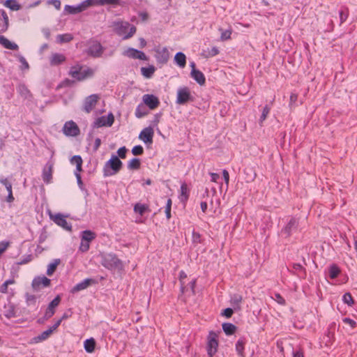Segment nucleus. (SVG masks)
I'll list each match as a JSON object with an SVG mask.
<instances>
[{
	"instance_id": "22",
	"label": "nucleus",
	"mask_w": 357,
	"mask_h": 357,
	"mask_svg": "<svg viewBox=\"0 0 357 357\" xmlns=\"http://www.w3.org/2000/svg\"><path fill=\"white\" fill-rule=\"evenodd\" d=\"M66 61V56L59 53L52 54L50 59L51 66H58Z\"/></svg>"
},
{
	"instance_id": "11",
	"label": "nucleus",
	"mask_w": 357,
	"mask_h": 357,
	"mask_svg": "<svg viewBox=\"0 0 357 357\" xmlns=\"http://www.w3.org/2000/svg\"><path fill=\"white\" fill-rule=\"evenodd\" d=\"M99 96L97 94H92L86 97L84 102L83 109L86 113H90L96 107Z\"/></svg>"
},
{
	"instance_id": "12",
	"label": "nucleus",
	"mask_w": 357,
	"mask_h": 357,
	"mask_svg": "<svg viewBox=\"0 0 357 357\" xmlns=\"http://www.w3.org/2000/svg\"><path fill=\"white\" fill-rule=\"evenodd\" d=\"M114 117L112 113H109L107 116H102L98 118L94 123L93 126L96 128H100L103 126L110 127L114 123Z\"/></svg>"
},
{
	"instance_id": "35",
	"label": "nucleus",
	"mask_w": 357,
	"mask_h": 357,
	"mask_svg": "<svg viewBox=\"0 0 357 357\" xmlns=\"http://www.w3.org/2000/svg\"><path fill=\"white\" fill-rule=\"evenodd\" d=\"M147 211H149V206L147 204L137 203L134 206V211L136 213H139L140 215H144V213Z\"/></svg>"
},
{
	"instance_id": "15",
	"label": "nucleus",
	"mask_w": 357,
	"mask_h": 357,
	"mask_svg": "<svg viewBox=\"0 0 357 357\" xmlns=\"http://www.w3.org/2000/svg\"><path fill=\"white\" fill-rule=\"evenodd\" d=\"M52 220L59 226L61 227L67 231L72 230V226L70 223H68L66 219V217L60 213L56 214L54 216H51Z\"/></svg>"
},
{
	"instance_id": "5",
	"label": "nucleus",
	"mask_w": 357,
	"mask_h": 357,
	"mask_svg": "<svg viewBox=\"0 0 357 357\" xmlns=\"http://www.w3.org/2000/svg\"><path fill=\"white\" fill-rule=\"evenodd\" d=\"M218 335L214 331H210L207 338V354L213 357L218 351Z\"/></svg>"
},
{
	"instance_id": "53",
	"label": "nucleus",
	"mask_w": 357,
	"mask_h": 357,
	"mask_svg": "<svg viewBox=\"0 0 357 357\" xmlns=\"http://www.w3.org/2000/svg\"><path fill=\"white\" fill-rule=\"evenodd\" d=\"M90 243L84 241L81 239V243L79 246V250L82 252H86L89 250L90 247Z\"/></svg>"
},
{
	"instance_id": "59",
	"label": "nucleus",
	"mask_w": 357,
	"mask_h": 357,
	"mask_svg": "<svg viewBox=\"0 0 357 357\" xmlns=\"http://www.w3.org/2000/svg\"><path fill=\"white\" fill-rule=\"evenodd\" d=\"M18 59H19L20 62L22 63L23 68H24V69L29 68V65L24 56L19 55Z\"/></svg>"
},
{
	"instance_id": "33",
	"label": "nucleus",
	"mask_w": 357,
	"mask_h": 357,
	"mask_svg": "<svg viewBox=\"0 0 357 357\" xmlns=\"http://www.w3.org/2000/svg\"><path fill=\"white\" fill-rule=\"evenodd\" d=\"M155 70V68L153 66H150L149 67H142L141 68L142 74L146 78H151L153 76Z\"/></svg>"
},
{
	"instance_id": "4",
	"label": "nucleus",
	"mask_w": 357,
	"mask_h": 357,
	"mask_svg": "<svg viewBox=\"0 0 357 357\" xmlns=\"http://www.w3.org/2000/svg\"><path fill=\"white\" fill-rule=\"evenodd\" d=\"M70 75L72 77L82 81L87 77H91L94 74V70L89 67H82L79 66H73L70 70Z\"/></svg>"
},
{
	"instance_id": "56",
	"label": "nucleus",
	"mask_w": 357,
	"mask_h": 357,
	"mask_svg": "<svg viewBox=\"0 0 357 357\" xmlns=\"http://www.w3.org/2000/svg\"><path fill=\"white\" fill-rule=\"evenodd\" d=\"M293 268L297 272L303 273V276H305V275H306L305 268L303 266H301L300 264H294Z\"/></svg>"
},
{
	"instance_id": "40",
	"label": "nucleus",
	"mask_w": 357,
	"mask_h": 357,
	"mask_svg": "<svg viewBox=\"0 0 357 357\" xmlns=\"http://www.w3.org/2000/svg\"><path fill=\"white\" fill-rule=\"evenodd\" d=\"M15 283V280L14 279H9L6 280L1 286H0V292L1 294H7L8 292V285L13 284Z\"/></svg>"
},
{
	"instance_id": "2",
	"label": "nucleus",
	"mask_w": 357,
	"mask_h": 357,
	"mask_svg": "<svg viewBox=\"0 0 357 357\" xmlns=\"http://www.w3.org/2000/svg\"><path fill=\"white\" fill-rule=\"evenodd\" d=\"M123 163L116 155H112L111 158L103 167V176L105 177L116 174L122 168Z\"/></svg>"
},
{
	"instance_id": "24",
	"label": "nucleus",
	"mask_w": 357,
	"mask_h": 357,
	"mask_svg": "<svg viewBox=\"0 0 357 357\" xmlns=\"http://www.w3.org/2000/svg\"><path fill=\"white\" fill-rule=\"evenodd\" d=\"M191 77L200 85H203L205 83L204 75L198 70H191Z\"/></svg>"
},
{
	"instance_id": "20",
	"label": "nucleus",
	"mask_w": 357,
	"mask_h": 357,
	"mask_svg": "<svg viewBox=\"0 0 357 357\" xmlns=\"http://www.w3.org/2000/svg\"><path fill=\"white\" fill-rule=\"evenodd\" d=\"M94 282V280L91 278H86L80 282L79 283L77 284L75 286H74L72 289L70 290V292L72 294H75L78 291H82L84 289H86L88 288L90 285H91Z\"/></svg>"
},
{
	"instance_id": "1",
	"label": "nucleus",
	"mask_w": 357,
	"mask_h": 357,
	"mask_svg": "<svg viewBox=\"0 0 357 357\" xmlns=\"http://www.w3.org/2000/svg\"><path fill=\"white\" fill-rule=\"evenodd\" d=\"M115 33L126 40L131 38L136 32V27L128 22L117 21L112 23Z\"/></svg>"
},
{
	"instance_id": "27",
	"label": "nucleus",
	"mask_w": 357,
	"mask_h": 357,
	"mask_svg": "<svg viewBox=\"0 0 357 357\" xmlns=\"http://www.w3.org/2000/svg\"><path fill=\"white\" fill-rule=\"evenodd\" d=\"M96 237V233L91 230H84L81 234V239L89 243L94 240Z\"/></svg>"
},
{
	"instance_id": "47",
	"label": "nucleus",
	"mask_w": 357,
	"mask_h": 357,
	"mask_svg": "<svg viewBox=\"0 0 357 357\" xmlns=\"http://www.w3.org/2000/svg\"><path fill=\"white\" fill-rule=\"evenodd\" d=\"M81 7L84 10H86L89 7L92 6H97V3L96 0H85L82 1L81 3Z\"/></svg>"
},
{
	"instance_id": "18",
	"label": "nucleus",
	"mask_w": 357,
	"mask_h": 357,
	"mask_svg": "<svg viewBox=\"0 0 357 357\" xmlns=\"http://www.w3.org/2000/svg\"><path fill=\"white\" fill-rule=\"evenodd\" d=\"M142 99L144 104L151 109H155L160 104L158 98L152 94H145L143 96Z\"/></svg>"
},
{
	"instance_id": "38",
	"label": "nucleus",
	"mask_w": 357,
	"mask_h": 357,
	"mask_svg": "<svg viewBox=\"0 0 357 357\" xmlns=\"http://www.w3.org/2000/svg\"><path fill=\"white\" fill-rule=\"evenodd\" d=\"M65 10L70 14H77L83 11L80 3L75 6L66 5L65 6Z\"/></svg>"
},
{
	"instance_id": "61",
	"label": "nucleus",
	"mask_w": 357,
	"mask_h": 357,
	"mask_svg": "<svg viewBox=\"0 0 357 357\" xmlns=\"http://www.w3.org/2000/svg\"><path fill=\"white\" fill-rule=\"evenodd\" d=\"M233 310L230 307L226 308L222 312V315L226 317L227 318H230L233 314Z\"/></svg>"
},
{
	"instance_id": "44",
	"label": "nucleus",
	"mask_w": 357,
	"mask_h": 357,
	"mask_svg": "<svg viewBox=\"0 0 357 357\" xmlns=\"http://www.w3.org/2000/svg\"><path fill=\"white\" fill-rule=\"evenodd\" d=\"M147 114V112L144 105H138L135 110V116L137 118H142Z\"/></svg>"
},
{
	"instance_id": "34",
	"label": "nucleus",
	"mask_w": 357,
	"mask_h": 357,
	"mask_svg": "<svg viewBox=\"0 0 357 357\" xmlns=\"http://www.w3.org/2000/svg\"><path fill=\"white\" fill-rule=\"evenodd\" d=\"M245 341L244 339H239L236 344V350L241 357H244V347Z\"/></svg>"
},
{
	"instance_id": "50",
	"label": "nucleus",
	"mask_w": 357,
	"mask_h": 357,
	"mask_svg": "<svg viewBox=\"0 0 357 357\" xmlns=\"http://www.w3.org/2000/svg\"><path fill=\"white\" fill-rule=\"evenodd\" d=\"M186 278H187L186 273L183 271H181L179 273V280L181 282V289L182 293L185 292V290L186 288L184 285V282H183V280L185 279Z\"/></svg>"
},
{
	"instance_id": "60",
	"label": "nucleus",
	"mask_w": 357,
	"mask_h": 357,
	"mask_svg": "<svg viewBox=\"0 0 357 357\" xmlns=\"http://www.w3.org/2000/svg\"><path fill=\"white\" fill-rule=\"evenodd\" d=\"M33 259V257L31 255H29L27 256H26L24 258H23L20 261H19L17 263V264L19 265H23V264H26L29 262H30Z\"/></svg>"
},
{
	"instance_id": "64",
	"label": "nucleus",
	"mask_w": 357,
	"mask_h": 357,
	"mask_svg": "<svg viewBox=\"0 0 357 357\" xmlns=\"http://www.w3.org/2000/svg\"><path fill=\"white\" fill-rule=\"evenodd\" d=\"M275 301L280 305H284L285 304V300L284 298L279 294H275Z\"/></svg>"
},
{
	"instance_id": "32",
	"label": "nucleus",
	"mask_w": 357,
	"mask_h": 357,
	"mask_svg": "<svg viewBox=\"0 0 357 357\" xmlns=\"http://www.w3.org/2000/svg\"><path fill=\"white\" fill-rule=\"evenodd\" d=\"M222 330L227 335L234 334L236 330L235 325L231 323H224L222 324Z\"/></svg>"
},
{
	"instance_id": "41",
	"label": "nucleus",
	"mask_w": 357,
	"mask_h": 357,
	"mask_svg": "<svg viewBox=\"0 0 357 357\" xmlns=\"http://www.w3.org/2000/svg\"><path fill=\"white\" fill-rule=\"evenodd\" d=\"M340 273V270L335 264H333L329 268V276L331 279L336 278Z\"/></svg>"
},
{
	"instance_id": "16",
	"label": "nucleus",
	"mask_w": 357,
	"mask_h": 357,
	"mask_svg": "<svg viewBox=\"0 0 357 357\" xmlns=\"http://www.w3.org/2000/svg\"><path fill=\"white\" fill-rule=\"evenodd\" d=\"M153 135L154 130L153 128L149 126L141 131L139 138L146 144H152Z\"/></svg>"
},
{
	"instance_id": "46",
	"label": "nucleus",
	"mask_w": 357,
	"mask_h": 357,
	"mask_svg": "<svg viewBox=\"0 0 357 357\" xmlns=\"http://www.w3.org/2000/svg\"><path fill=\"white\" fill-rule=\"evenodd\" d=\"M73 36L71 34L66 33V34H61L57 36V40L60 43H68L73 40Z\"/></svg>"
},
{
	"instance_id": "6",
	"label": "nucleus",
	"mask_w": 357,
	"mask_h": 357,
	"mask_svg": "<svg viewBox=\"0 0 357 357\" xmlns=\"http://www.w3.org/2000/svg\"><path fill=\"white\" fill-rule=\"evenodd\" d=\"M194 98L188 87L183 86L178 89L176 101L177 104L185 105L188 102H192Z\"/></svg>"
},
{
	"instance_id": "14",
	"label": "nucleus",
	"mask_w": 357,
	"mask_h": 357,
	"mask_svg": "<svg viewBox=\"0 0 357 357\" xmlns=\"http://www.w3.org/2000/svg\"><path fill=\"white\" fill-rule=\"evenodd\" d=\"M155 58L158 63H166L169 58V53L167 47H158L155 50Z\"/></svg>"
},
{
	"instance_id": "13",
	"label": "nucleus",
	"mask_w": 357,
	"mask_h": 357,
	"mask_svg": "<svg viewBox=\"0 0 357 357\" xmlns=\"http://www.w3.org/2000/svg\"><path fill=\"white\" fill-rule=\"evenodd\" d=\"M298 227V220L296 218H291L287 225L282 229V233L285 237L291 236L292 232L295 231Z\"/></svg>"
},
{
	"instance_id": "10",
	"label": "nucleus",
	"mask_w": 357,
	"mask_h": 357,
	"mask_svg": "<svg viewBox=\"0 0 357 357\" xmlns=\"http://www.w3.org/2000/svg\"><path fill=\"white\" fill-rule=\"evenodd\" d=\"M51 280L45 276H38L33 278L31 286L32 288L38 291L41 288L47 287L50 285Z\"/></svg>"
},
{
	"instance_id": "36",
	"label": "nucleus",
	"mask_w": 357,
	"mask_h": 357,
	"mask_svg": "<svg viewBox=\"0 0 357 357\" xmlns=\"http://www.w3.org/2000/svg\"><path fill=\"white\" fill-rule=\"evenodd\" d=\"M141 162L139 158L131 159L128 163V168L130 170H136L140 168Z\"/></svg>"
},
{
	"instance_id": "39",
	"label": "nucleus",
	"mask_w": 357,
	"mask_h": 357,
	"mask_svg": "<svg viewBox=\"0 0 357 357\" xmlns=\"http://www.w3.org/2000/svg\"><path fill=\"white\" fill-rule=\"evenodd\" d=\"M243 298L239 294H234L231 298V303L235 309H240V303L242 302Z\"/></svg>"
},
{
	"instance_id": "58",
	"label": "nucleus",
	"mask_w": 357,
	"mask_h": 357,
	"mask_svg": "<svg viewBox=\"0 0 357 357\" xmlns=\"http://www.w3.org/2000/svg\"><path fill=\"white\" fill-rule=\"evenodd\" d=\"M231 31L230 30H226L225 31L222 32L221 34V40H226L231 38Z\"/></svg>"
},
{
	"instance_id": "55",
	"label": "nucleus",
	"mask_w": 357,
	"mask_h": 357,
	"mask_svg": "<svg viewBox=\"0 0 357 357\" xmlns=\"http://www.w3.org/2000/svg\"><path fill=\"white\" fill-rule=\"evenodd\" d=\"M75 177L77 178V185L79 186V188L83 190L84 189V183L82 181V178H81V175H80V172H75Z\"/></svg>"
},
{
	"instance_id": "26",
	"label": "nucleus",
	"mask_w": 357,
	"mask_h": 357,
	"mask_svg": "<svg viewBox=\"0 0 357 357\" xmlns=\"http://www.w3.org/2000/svg\"><path fill=\"white\" fill-rule=\"evenodd\" d=\"M175 63L181 68H183L186 65V56L181 52H177L174 56Z\"/></svg>"
},
{
	"instance_id": "9",
	"label": "nucleus",
	"mask_w": 357,
	"mask_h": 357,
	"mask_svg": "<svg viewBox=\"0 0 357 357\" xmlns=\"http://www.w3.org/2000/svg\"><path fill=\"white\" fill-rule=\"evenodd\" d=\"M61 323V319H59L52 327H50L49 329L43 331L41 334L39 335L34 337L32 340V342L34 343H38L40 342L44 341L47 340L53 333L54 331H55L59 326Z\"/></svg>"
},
{
	"instance_id": "49",
	"label": "nucleus",
	"mask_w": 357,
	"mask_h": 357,
	"mask_svg": "<svg viewBox=\"0 0 357 357\" xmlns=\"http://www.w3.org/2000/svg\"><path fill=\"white\" fill-rule=\"evenodd\" d=\"M343 302L349 306L354 304V300L350 293H345L342 297Z\"/></svg>"
},
{
	"instance_id": "29",
	"label": "nucleus",
	"mask_w": 357,
	"mask_h": 357,
	"mask_svg": "<svg viewBox=\"0 0 357 357\" xmlns=\"http://www.w3.org/2000/svg\"><path fill=\"white\" fill-rule=\"evenodd\" d=\"M190 190L185 183H183L181 185V201L186 202L188 199Z\"/></svg>"
},
{
	"instance_id": "54",
	"label": "nucleus",
	"mask_w": 357,
	"mask_h": 357,
	"mask_svg": "<svg viewBox=\"0 0 357 357\" xmlns=\"http://www.w3.org/2000/svg\"><path fill=\"white\" fill-rule=\"evenodd\" d=\"M0 183L6 187L8 192L12 191V184L7 178H0Z\"/></svg>"
},
{
	"instance_id": "3",
	"label": "nucleus",
	"mask_w": 357,
	"mask_h": 357,
	"mask_svg": "<svg viewBox=\"0 0 357 357\" xmlns=\"http://www.w3.org/2000/svg\"><path fill=\"white\" fill-rule=\"evenodd\" d=\"M102 265L111 271H121L123 268L122 261L114 254H107L102 257Z\"/></svg>"
},
{
	"instance_id": "8",
	"label": "nucleus",
	"mask_w": 357,
	"mask_h": 357,
	"mask_svg": "<svg viewBox=\"0 0 357 357\" xmlns=\"http://www.w3.org/2000/svg\"><path fill=\"white\" fill-rule=\"evenodd\" d=\"M104 52L102 45L98 41L89 43L87 54L94 58L100 57Z\"/></svg>"
},
{
	"instance_id": "48",
	"label": "nucleus",
	"mask_w": 357,
	"mask_h": 357,
	"mask_svg": "<svg viewBox=\"0 0 357 357\" xmlns=\"http://www.w3.org/2000/svg\"><path fill=\"white\" fill-rule=\"evenodd\" d=\"M97 6L99 5H119V0H96Z\"/></svg>"
},
{
	"instance_id": "42",
	"label": "nucleus",
	"mask_w": 357,
	"mask_h": 357,
	"mask_svg": "<svg viewBox=\"0 0 357 357\" xmlns=\"http://www.w3.org/2000/svg\"><path fill=\"white\" fill-rule=\"evenodd\" d=\"M5 6L13 10H18L20 9V6L15 0L6 1Z\"/></svg>"
},
{
	"instance_id": "63",
	"label": "nucleus",
	"mask_w": 357,
	"mask_h": 357,
	"mask_svg": "<svg viewBox=\"0 0 357 357\" xmlns=\"http://www.w3.org/2000/svg\"><path fill=\"white\" fill-rule=\"evenodd\" d=\"M9 245V243L8 242H0V256L6 251Z\"/></svg>"
},
{
	"instance_id": "52",
	"label": "nucleus",
	"mask_w": 357,
	"mask_h": 357,
	"mask_svg": "<svg viewBox=\"0 0 357 357\" xmlns=\"http://www.w3.org/2000/svg\"><path fill=\"white\" fill-rule=\"evenodd\" d=\"M132 153L135 155H140L144 153V149L140 145L135 146L132 149Z\"/></svg>"
},
{
	"instance_id": "23",
	"label": "nucleus",
	"mask_w": 357,
	"mask_h": 357,
	"mask_svg": "<svg viewBox=\"0 0 357 357\" xmlns=\"http://www.w3.org/2000/svg\"><path fill=\"white\" fill-rule=\"evenodd\" d=\"M0 44L3 45L5 48L11 50H18V45L15 43H12L8 39H7L3 36L0 35Z\"/></svg>"
},
{
	"instance_id": "57",
	"label": "nucleus",
	"mask_w": 357,
	"mask_h": 357,
	"mask_svg": "<svg viewBox=\"0 0 357 357\" xmlns=\"http://www.w3.org/2000/svg\"><path fill=\"white\" fill-rule=\"evenodd\" d=\"M127 149L125 146H122L119 148L117 151V153L119 155V157L124 159L126 157V153H127Z\"/></svg>"
},
{
	"instance_id": "62",
	"label": "nucleus",
	"mask_w": 357,
	"mask_h": 357,
	"mask_svg": "<svg viewBox=\"0 0 357 357\" xmlns=\"http://www.w3.org/2000/svg\"><path fill=\"white\" fill-rule=\"evenodd\" d=\"M343 321L344 323L349 324L353 328H356V322L350 318H344Z\"/></svg>"
},
{
	"instance_id": "28",
	"label": "nucleus",
	"mask_w": 357,
	"mask_h": 357,
	"mask_svg": "<svg viewBox=\"0 0 357 357\" xmlns=\"http://www.w3.org/2000/svg\"><path fill=\"white\" fill-rule=\"evenodd\" d=\"M70 163L72 165H76V171L75 172H82V159L80 155H74L70 159Z\"/></svg>"
},
{
	"instance_id": "19",
	"label": "nucleus",
	"mask_w": 357,
	"mask_h": 357,
	"mask_svg": "<svg viewBox=\"0 0 357 357\" xmlns=\"http://www.w3.org/2000/svg\"><path fill=\"white\" fill-rule=\"evenodd\" d=\"M124 55L132 59H138L143 61L147 60V56L143 52L134 48H128L124 52Z\"/></svg>"
},
{
	"instance_id": "30",
	"label": "nucleus",
	"mask_w": 357,
	"mask_h": 357,
	"mask_svg": "<svg viewBox=\"0 0 357 357\" xmlns=\"http://www.w3.org/2000/svg\"><path fill=\"white\" fill-rule=\"evenodd\" d=\"M61 263V260L59 259H54L48 266L47 269V275L51 276L55 272L57 266Z\"/></svg>"
},
{
	"instance_id": "21",
	"label": "nucleus",
	"mask_w": 357,
	"mask_h": 357,
	"mask_svg": "<svg viewBox=\"0 0 357 357\" xmlns=\"http://www.w3.org/2000/svg\"><path fill=\"white\" fill-rule=\"evenodd\" d=\"M52 164L47 163L43 171V180L46 183H50L52 179Z\"/></svg>"
},
{
	"instance_id": "7",
	"label": "nucleus",
	"mask_w": 357,
	"mask_h": 357,
	"mask_svg": "<svg viewBox=\"0 0 357 357\" xmlns=\"http://www.w3.org/2000/svg\"><path fill=\"white\" fill-rule=\"evenodd\" d=\"M63 132L69 137H76L79 135L80 130L73 121H66L63 127Z\"/></svg>"
},
{
	"instance_id": "17",
	"label": "nucleus",
	"mask_w": 357,
	"mask_h": 357,
	"mask_svg": "<svg viewBox=\"0 0 357 357\" xmlns=\"http://www.w3.org/2000/svg\"><path fill=\"white\" fill-rule=\"evenodd\" d=\"M60 302L61 297L58 295L50 303L45 313V319H50L54 314L55 308L59 305Z\"/></svg>"
},
{
	"instance_id": "45",
	"label": "nucleus",
	"mask_w": 357,
	"mask_h": 357,
	"mask_svg": "<svg viewBox=\"0 0 357 357\" xmlns=\"http://www.w3.org/2000/svg\"><path fill=\"white\" fill-rule=\"evenodd\" d=\"M1 15L3 18L4 22H3V25L1 26L0 32H5L8 29V17L4 10H2Z\"/></svg>"
},
{
	"instance_id": "25",
	"label": "nucleus",
	"mask_w": 357,
	"mask_h": 357,
	"mask_svg": "<svg viewBox=\"0 0 357 357\" xmlns=\"http://www.w3.org/2000/svg\"><path fill=\"white\" fill-rule=\"evenodd\" d=\"M4 316L10 319L16 317L15 307L13 303H8L4 306Z\"/></svg>"
},
{
	"instance_id": "43",
	"label": "nucleus",
	"mask_w": 357,
	"mask_h": 357,
	"mask_svg": "<svg viewBox=\"0 0 357 357\" xmlns=\"http://www.w3.org/2000/svg\"><path fill=\"white\" fill-rule=\"evenodd\" d=\"M271 111V107L268 105H266L262 109V113L259 119V124L262 126L263 122L266 120L267 116L268 115L269 112Z\"/></svg>"
},
{
	"instance_id": "31",
	"label": "nucleus",
	"mask_w": 357,
	"mask_h": 357,
	"mask_svg": "<svg viewBox=\"0 0 357 357\" xmlns=\"http://www.w3.org/2000/svg\"><path fill=\"white\" fill-rule=\"evenodd\" d=\"M96 347V341L93 338L87 339L84 342V347L86 352L92 353Z\"/></svg>"
},
{
	"instance_id": "51",
	"label": "nucleus",
	"mask_w": 357,
	"mask_h": 357,
	"mask_svg": "<svg viewBox=\"0 0 357 357\" xmlns=\"http://www.w3.org/2000/svg\"><path fill=\"white\" fill-rule=\"evenodd\" d=\"M349 15L348 9L344 8L340 11V23H343L346 21Z\"/></svg>"
},
{
	"instance_id": "37",
	"label": "nucleus",
	"mask_w": 357,
	"mask_h": 357,
	"mask_svg": "<svg viewBox=\"0 0 357 357\" xmlns=\"http://www.w3.org/2000/svg\"><path fill=\"white\" fill-rule=\"evenodd\" d=\"M18 92L24 98H29L31 96V94L29 91V90L27 89V87L24 84H20L18 86L17 88Z\"/></svg>"
}]
</instances>
